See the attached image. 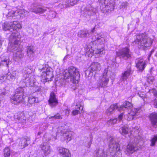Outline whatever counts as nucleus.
<instances>
[{
	"label": "nucleus",
	"mask_w": 157,
	"mask_h": 157,
	"mask_svg": "<svg viewBox=\"0 0 157 157\" xmlns=\"http://www.w3.org/2000/svg\"><path fill=\"white\" fill-rule=\"evenodd\" d=\"M112 74V72L109 68H106L104 70L102 77L101 79L99 81L98 84L99 87H107L109 81V78Z\"/></svg>",
	"instance_id": "nucleus-9"
},
{
	"label": "nucleus",
	"mask_w": 157,
	"mask_h": 157,
	"mask_svg": "<svg viewBox=\"0 0 157 157\" xmlns=\"http://www.w3.org/2000/svg\"><path fill=\"white\" fill-rule=\"evenodd\" d=\"M2 26L4 30H9L12 32L14 30H16L17 29L21 28L22 25L16 21H13V22H10V23L5 22L3 25Z\"/></svg>",
	"instance_id": "nucleus-10"
},
{
	"label": "nucleus",
	"mask_w": 157,
	"mask_h": 157,
	"mask_svg": "<svg viewBox=\"0 0 157 157\" xmlns=\"http://www.w3.org/2000/svg\"><path fill=\"white\" fill-rule=\"evenodd\" d=\"M40 72H42L41 76L47 81H49L52 80L53 77L52 68L48 64H45L42 66L41 69H40Z\"/></svg>",
	"instance_id": "nucleus-6"
},
{
	"label": "nucleus",
	"mask_w": 157,
	"mask_h": 157,
	"mask_svg": "<svg viewBox=\"0 0 157 157\" xmlns=\"http://www.w3.org/2000/svg\"><path fill=\"white\" fill-rule=\"evenodd\" d=\"M59 153L62 157H70L69 151L67 149L61 147L59 150Z\"/></svg>",
	"instance_id": "nucleus-27"
},
{
	"label": "nucleus",
	"mask_w": 157,
	"mask_h": 157,
	"mask_svg": "<svg viewBox=\"0 0 157 157\" xmlns=\"http://www.w3.org/2000/svg\"><path fill=\"white\" fill-rule=\"evenodd\" d=\"M138 94L140 97L142 98L145 97V93L144 92H140L138 93Z\"/></svg>",
	"instance_id": "nucleus-48"
},
{
	"label": "nucleus",
	"mask_w": 157,
	"mask_h": 157,
	"mask_svg": "<svg viewBox=\"0 0 157 157\" xmlns=\"http://www.w3.org/2000/svg\"><path fill=\"white\" fill-rule=\"evenodd\" d=\"M35 52V50L33 46H29L28 47L27 55L31 60H33Z\"/></svg>",
	"instance_id": "nucleus-26"
},
{
	"label": "nucleus",
	"mask_w": 157,
	"mask_h": 157,
	"mask_svg": "<svg viewBox=\"0 0 157 157\" xmlns=\"http://www.w3.org/2000/svg\"><path fill=\"white\" fill-rule=\"evenodd\" d=\"M83 104L82 102H78L76 106L77 107L76 108H79L80 110H82L83 109Z\"/></svg>",
	"instance_id": "nucleus-44"
},
{
	"label": "nucleus",
	"mask_w": 157,
	"mask_h": 157,
	"mask_svg": "<svg viewBox=\"0 0 157 157\" xmlns=\"http://www.w3.org/2000/svg\"><path fill=\"white\" fill-rule=\"evenodd\" d=\"M154 81V78L153 76H149L148 78L147 81L149 83L152 82Z\"/></svg>",
	"instance_id": "nucleus-47"
},
{
	"label": "nucleus",
	"mask_w": 157,
	"mask_h": 157,
	"mask_svg": "<svg viewBox=\"0 0 157 157\" xmlns=\"http://www.w3.org/2000/svg\"><path fill=\"white\" fill-rule=\"evenodd\" d=\"M149 120L151 122L152 126L155 128L157 126V113H153L149 116Z\"/></svg>",
	"instance_id": "nucleus-24"
},
{
	"label": "nucleus",
	"mask_w": 157,
	"mask_h": 157,
	"mask_svg": "<svg viewBox=\"0 0 157 157\" xmlns=\"http://www.w3.org/2000/svg\"><path fill=\"white\" fill-rule=\"evenodd\" d=\"M131 64H128L125 71L122 73L121 79L123 81L126 80L129 75L132 73L133 71L131 69Z\"/></svg>",
	"instance_id": "nucleus-17"
},
{
	"label": "nucleus",
	"mask_w": 157,
	"mask_h": 157,
	"mask_svg": "<svg viewBox=\"0 0 157 157\" xmlns=\"http://www.w3.org/2000/svg\"><path fill=\"white\" fill-rule=\"evenodd\" d=\"M17 73L16 71H13L12 73L8 72L6 75V78L10 81H14Z\"/></svg>",
	"instance_id": "nucleus-31"
},
{
	"label": "nucleus",
	"mask_w": 157,
	"mask_h": 157,
	"mask_svg": "<svg viewBox=\"0 0 157 157\" xmlns=\"http://www.w3.org/2000/svg\"><path fill=\"white\" fill-rule=\"evenodd\" d=\"M61 133L63 134V136L68 141H70L71 139L73 132L71 131H65L61 129Z\"/></svg>",
	"instance_id": "nucleus-29"
},
{
	"label": "nucleus",
	"mask_w": 157,
	"mask_h": 157,
	"mask_svg": "<svg viewBox=\"0 0 157 157\" xmlns=\"http://www.w3.org/2000/svg\"><path fill=\"white\" fill-rule=\"evenodd\" d=\"M17 49L18 50L13 54V59L15 61L18 62L23 57L24 54L21 48Z\"/></svg>",
	"instance_id": "nucleus-25"
},
{
	"label": "nucleus",
	"mask_w": 157,
	"mask_h": 157,
	"mask_svg": "<svg viewBox=\"0 0 157 157\" xmlns=\"http://www.w3.org/2000/svg\"><path fill=\"white\" fill-rule=\"evenodd\" d=\"M48 102L50 105L52 107L56 106L58 103V100L56 98V95L53 92H52L50 94Z\"/></svg>",
	"instance_id": "nucleus-23"
},
{
	"label": "nucleus",
	"mask_w": 157,
	"mask_h": 157,
	"mask_svg": "<svg viewBox=\"0 0 157 157\" xmlns=\"http://www.w3.org/2000/svg\"><path fill=\"white\" fill-rule=\"evenodd\" d=\"M17 118L18 120L21 121H25L26 120V117H25L24 114L22 113L18 114Z\"/></svg>",
	"instance_id": "nucleus-39"
},
{
	"label": "nucleus",
	"mask_w": 157,
	"mask_h": 157,
	"mask_svg": "<svg viewBox=\"0 0 157 157\" xmlns=\"http://www.w3.org/2000/svg\"><path fill=\"white\" fill-rule=\"evenodd\" d=\"M56 13L54 11H50L49 13L48 17L50 19L54 18L56 17Z\"/></svg>",
	"instance_id": "nucleus-41"
},
{
	"label": "nucleus",
	"mask_w": 157,
	"mask_h": 157,
	"mask_svg": "<svg viewBox=\"0 0 157 157\" xmlns=\"http://www.w3.org/2000/svg\"><path fill=\"white\" fill-rule=\"evenodd\" d=\"M37 98L33 96H31L28 98L27 105L29 106H31L33 104L37 102Z\"/></svg>",
	"instance_id": "nucleus-32"
},
{
	"label": "nucleus",
	"mask_w": 157,
	"mask_h": 157,
	"mask_svg": "<svg viewBox=\"0 0 157 157\" xmlns=\"http://www.w3.org/2000/svg\"><path fill=\"white\" fill-rule=\"evenodd\" d=\"M79 0H64L62 4H59V7L60 8H66L70 7V6H74L76 4L77 2Z\"/></svg>",
	"instance_id": "nucleus-16"
},
{
	"label": "nucleus",
	"mask_w": 157,
	"mask_h": 157,
	"mask_svg": "<svg viewBox=\"0 0 157 157\" xmlns=\"http://www.w3.org/2000/svg\"><path fill=\"white\" fill-rule=\"evenodd\" d=\"M21 13L23 14V16H27L28 15V12L24 10L20 11L16 10L15 12L12 10L8 13L6 16V17L8 19H10L12 18L15 19V17L16 16H17L19 14Z\"/></svg>",
	"instance_id": "nucleus-15"
},
{
	"label": "nucleus",
	"mask_w": 157,
	"mask_h": 157,
	"mask_svg": "<svg viewBox=\"0 0 157 157\" xmlns=\"http://www.w3.org/2000/svg\"><path fill=\"white\" fill-rule=\"evenodd\" d=\"M89 34L90 33L88 30H84L80 31L78 33V35L79 37H84Z\"/></svg>",
	"instance_id": "nucleus-33"
},
{
	"label": "nucleus",
	"mask_w": 157,
	"mask_h": 157,
	"mask_svg": "<svg viewBox=\"0 0 157 157\" xmlns=\"http://www.w3.org/2000/svg\"><path fill=\"white\" fill-rule=\"evenodd\" d=\"M119 132L122 135L127 134L128 132V128L126 126H123L119 129Z\"/></svg>",
	"instance_id": "nucleus-34"
},
{
	"label": "nucleus",
	"mask_w": 157,
	"mask_h": 157,
	"mask_svg": "<svg viewBox=\"0 0 157 157\" xmlns=\"http://www.w3.org/2000/svg\"><path fill=\"white\" fill-rule=\"evenodd\" d=\"M132 106V104L128 101H125L122 105L118 107L117 104H114L111 105L109 107L106 111V113L108 115H109L112 113V112L115 109H117L118 110L121 112L124 111L128 109V107H130Z\"/></svg>",
	"instance_id": "nucleus-8"
},
{
	"label": "nucleus",
	"mask_w": 157,
	"mask_h": 157,
	"mask_svg": "<svg viewBox=\"0 0 157 157\" xmlns=\"http://www.w3.org/2000/svg\"><path fill=\"white\" fill-rule=\"evenodd\" d=\"M65 114L66 115L68 116L69 114V111L68 109H67L66 110Z\"/></svg>",
	"instance_id": "nucleus-55"
},
{
	"label": "nucleus",
	"mask_w": 157,
	"mask_h": 157,
	"mask_svg": "<svg viewBox=\"0 0 157 157\" xmlns=\"http://www.w3.org/2000/svg\"><path fill=\"white\" fill-rule=\"evenodd\" d=\"M17 32L13 33L9 37L10 43L9 44L8 48V51L13 52V54L17 52L18 49L20 48L18 45V40L17 39H20V36Z\"/></svg>",
	"instance_id": "nucleus-4"
},
{
	"label": "nucleus",
	"mask_w": 157,
	"mask_h": 157,
	"mask_svg": "<svg viewBox=\"0 0 157 157\" xmlns=\"http://www.w3.org/2000/svg\"><path fill=\"white\" fill-rule=\"evenodd\" d=\"M95 30V28H93L91 30V32L92 33H94V32Z\"/></svg>",
	"instance_id": "nucleus-56"
},
{
	"label": "nucleus",
	"mask_w": 157,
	"mask_h": 157,
	"mask_svg": "<svg viewBox=\"0 0 157 157\" xmlns=\"http://www.w3.org/2000/svg\"><path fill=\"white\" fill-rule=\"evenodd\" d=\"M83 14L85 17L91 16L94 14L96 11V9L90 6H87L85 7Z\"/></svg>",
	"instance_id": "nucleus-21"
},
{
	"label": "nucleus",
	"mask_w": 157,
	"mask_h": 157,
	"mask_svg": "<svg viewBox=\"0 0 157 157\" xmlns=\"http://www.w3.org/2000/svg\"><path fill=\"white\" fill-rule=\"evenodd\" d=\"M128 5V3L126 2H121L120 6V9H125L127 8Z\"/></svg>",
	"instance_id": "nucleus-43"
},
{
	"label": "nucleus",
	"mask_w": 157,
	"mask_h": 157,
	"mask_svg": "<svg viewBox=\"0 0 157 157\" xmlns=\"http://www.w3.org/2000/svg\"><path fill=\"white\" fill-rule=\"evenodd\" d=\"M4 40V39L2 37H0V48H1L2 47V43L3 42Z\"/></svg>",
	"instance_id": "nucleus-51"
},
{
	"label": "nucleus",
	"mask_w": 157,
	"mask_h": 157,
	"mask_svg": "<svg viewBox=\"0 0 157 157\" xmlns=\"http://www.w3.org/2000/svg\"><path fill=\"white\" fill-rule=\"evenodd\" d=\"M138 110L137 109H132L131 112L125 116V118L128 121L132 120L134 118V116L138 112Z\"/></svg>",
	"instance_id": "nucleus-28"
},
{
	"label": "nucleus",
	"mask_w": 157,
	"mask_h": 157,
	"mask_svg": "<svg viewBox=\"0 0 157 157\" xmlns=\"http://www.w3.org/2000/svg\"><path fill=\"white\" fill-rule=\"evenodd\" d=\"M78 112L79 110H75L72 111V114L73 115H75L78 113Z\"/></svg>",
	"instance_id": "nucleus-50"
},
{
	"label": "nucleus",
	"mask_w": 157,
	"mask_h": 157,
	"mask_svg": "<svg viewBox=\"0 0 157 157\" xmlns=\"http://www.w3.org/2000/svg\"><path fill=\"white\" fill-rule=\"evenodd\" d=\"M41 133H42L41 132H39L38 133L37 135L40 136V134H41Z\"/></svg>",
	"instance_id": "nucleus-57"
},
{
	"label": "nucleus",
	"mask_w": 157,
	"mask_h": 157,
	"mask_svg": "<svg viewBox=\"0 0 157 157\" xmlns=\"http://www.w3.org/2000/svg\"><path fill=\"white\" fill-rule=\"evenodd\" d=\"M92 139H93V138L91 136L90 137V144H88V145L86 146L88 148H90V147L91 144H92Z\"/></svg>",
	"instance_id": "nucleus-52"
},
{
	"label": "nucleus",
	"mask_w": 157,
	"mask_h": 157,
	"mask_svg": "<svg viewBox=\"0 0 157 157\" xmlns=\"http://www.w3.org/2000/svg\"><path fill=\"white\" fill-rule=\"evenodd\" d=\"M116 57H119L125 60L131 58L130 50L127 47L119 50L118 51L116 52Z\"/></svg>",
	"instance_id": "nucleus-13"
},
{
	"label": "nucleus",
	"mask_w": 157,
	"mask_h": 157,
	"mask_svg": "<svg viewBox=\"0 0 157 157\" xmlns=\"http://www.w3.org/2000/svg\"><path fill=\"white\" fill-rule=\"evenodd\" d=\"M153 40L148 35L145 33L139 34L136 36L134 41L140 48H145L150 46L152 44Z\"/></svg>",
	"instance_id": "nucleus-2"
},
{
	"label": "nucleus",
	"mask_w": 157,
	"mask_h": 157,
	"mask_svg": "<svg viewBox=\"0 0 157 157\" xmlns=\"http://www.w3.org/2000/svg\"><path fill=\"white\" fill-rule=\"evenodd\" d=\"M18 146L20 149H22L27 147L30 143L29 138H20L18 140Z\"/></svg>",
	"instance_id": "nucleus-20"
},
{
	"label": "nucleus",
	"mask_w": 157,
	"mask_h": 157,
	"mask_svg": "<svg viewBox=\"0 0 157 157\" xmlns=\"http://www.w3.org/2000/svg\"><path fill=\"white\" fill-rule=\"evenodd\" d=\"M104 2L105 7L103 8L102 11L104 13L111 12L114 9V2L113 0H98Z\"/></svg>",
	"instance_id": "nucleus-14"
},
{
	"label": "nucleus",
	"mask_w": 157,
	"mask_h": 157,
	"mask_svg": "<svg viewBox=\"0 0 157 157\" xmlns=\"http://www.w3.org/2000/svg\"><path fill=\"white\" fill-rule=\"evenodd\" d=\"M157 141V134L155 135L153 137H152L151 140V146H154L155 145V144Z\"/></svg>",
	"instance_id": "nucleus-36"
},
{
	"label": "nucleus",
	"mask_w": 157,
	"mask_h": 157,
	"mask_svg": "<svg viewBox=\"0 0 157 157\" xmlns=\"http://www.w3.org/2000/svg\"><path fill=\"white\" fill-rule=\"evenodd\" d=\"M66 128H63L62 127L61 128H59V130H60V132H61V129H62L63 130V131H66Z\"/></svg>",
	"instance_id": "nucleus-54"
},
{
	"label": "nucleus",
	"mask_w": 157,
	"mask_h": 157,
	"mask_svg": "<svg viewBox=\"0 0 157 157\" xmlns=\"http://www.w3.org/2000/svg\"><path fill=\"white\" fill-rule=\"evenodd\" d=\"M109 152L106 153V157L104 149L101 148L95 151V157H122L119 144L112 137H109Z\"/></svg>",
	"instance_id": "nucleus-1"
},
{
	"label": "nucleus",
	"mask_w": 157,
	"mask_h": 157,
	"mask_svg": "<svg viewBox=\"0 0 157 157\" xmlns=\"http://www.w3.org/2000/svg\"><path fill=\"white\" fill-rule=\"evenodd\" d=\"M25 74H31V69L28 67H25L24 69Z\"/></svg>",
	"instance_id": "nucleus-46"
},
{
	"label": "nucleus",
	"mask_w": 157,
	"mask_h": 157,
	"mask_svg": "<svg viewBox=\"0 0 157 157\" xmlns=\"http://www.w3.org/2000/svg\"><path fill=\"white\" fill-rule=\"evenodd\" d=\"M32 12L37 14V13H43L45 12L46 9L41 7L37 6H34L31 9Z\"/></svg>",
	"instance_id": "nucleus-30"
},
{
	"label": "nucleus",
	"mask_w": 157,
	"mask_h": 157,
	"mask_svg": "<svg viewBox=\"0 0 157 157\" xmlns=\"http://www.w3.org/2000/svg\"><path fill=\"white\" fill-rule=\"evenodd\" d=\"M117 120V118L111 119L107 121V124L109 125H112L116 123Z\"/></svg>",
	"instance_id": "nucleus-40"
},
{
	"label": "nucleus",
	"mask_w": 157,
	"mask_h": 157,
	"mask_svg": "<svg viewBox=\"0 0 157 157\" xmlns=\"http://www.w3.org/2000/svg\"><path fill=\"white\" fill-rule=\"evenodd\" d=\"M6 94V93L5 92H2L0 91V95L1 96H2Z\"/></svg>",
	"instance_id": "nucleus-53"
},
{
	"label": "nucleus",
	"mask_w": 157,
	"mask_h": 157,
	"mask_svg": "<svg viewBox=\"0 0 157 157\" xmlns=\"http://www.w3.org/2000/svg\"><path fill=\"white\" fill-rule=\"evenodd\" d=\"M30 29L32 30V33H34V32L33 31V29Z\"/></svg>",
	"instance_id": "nucleus-58"
},
{
	"label": "nucleus",
	"mask_w": 157,
	"mask_h": 157,
	"mask_svg": "<svg viewBox=\"0 0 157 157\" xmlns=\"http://www.w3.org/2000/svg\"><path fill=\"white\" fill-rule=\"evenodd\" d=\"M135 63L136 67L139 71H142L145 67L146 64L142 59H136Z\"/></svg>",
	"instance_id": "nucleus-22"
},
{
	"label": "nucleus",
	"mask_w": 157,
	"mask_h": 157,
	"mask_svg": "<svg viewBox=\"0 0 157 157\" xmlns=\"http://www.w3.org/2000/svg\"><path fill=\"white\" fill-rule=\"evenodd\" d=\"M49 118L53 119H61L62 118V117L59 113H57L54 116L49 117Z\"/></svg>",
	"instance_id": "nucleus-42"
},
{
	"label": "nucleus",
	"mask_w": 157,
	"mask_h": 157,
	"mask_svg": "<svg viewBox=\"0 0 157 157\" xmlns=\"http://www.w3.org/2000/svg\"><path fill=\"white\" fill-rule=\"evenodd\" d=\"M123 114H124V113H121L119 115L118 117V119L120 121H121V120H122L123 118Z\"/></svg>",
	"instance_id": "nucleus-49"
},
{
	"label": "nucleus",
	"mask_w": 157,
	"mask_h": 157,
	"mask_svg": "<svg viewBox=\"0 0 157 157\" xmlns=\"http://www.w3.org/2000/svg\"><path fill=\"white\" fill-rule=\"evenodd\" d=\"M34 83V77L31 74H25L20 82L21 86L31 85Z\"/></svg>",
	"instance_id": "nucleus-12"
},
{
	"label": "nucleus",
	"mask_w": 157,
	"mask_h": 157,
	"mask_svg": "<svg viewBox=\"0 0 157 157\" xmlns=\"http://www.w3.org/2000/svg\"><path fill=\"white\" fill-rule=\"evenodd\" d=\"M12 62L7 56L2 55L0 57V67L1 66H4L8 67L11 64Z\"/></svg>",
	"instance_id": "nucleus-18"
},
{
	"label": "nucleus",
	"mask_w": 157,
	"mask_h": 157,
	"mask_svg": "<svg viewBox=\"0 0 157 157\" xmlns=\"http://www.w3.org/2000/svg\"><path fill=\"white\" fill-rule=\"evenodd\" d=\"M100 69V65L98 63H92L89 68V69L86 70L85 71L86 78L89 79H90L92 75L93 72L99 70Z\"/></svg>",
	"instance_id": "nucleus-11"
},
{
	"label": "nucleus",
	"mask_w": 157,
	"mask_h": 157,
	"mask_svg": "<svg viewBox=\"0 0 157 157\" xmlns=\"http://www.w3.org/2000/svg\"><path fill=\"white\" fill-rule=\"evenodd\" d=\"M40 147L42 150L45 156L49 154L51 151L50 146L48 143L47 142H43L40 145Z\"/></svg>",
	"instance_id": "nucleus-19"
},
{
	"label": "nucleus",
	"mask_w": 157,
	"mask_h": 157,
	"mask_svg": "<svg viewBox=\"0 0 157 157\" xmlns=\"http://www.w3.org/2000/svg\"><path fill=\"white\" fill-rule=\"evenodd\" d=\"M105 53V51L103 48L100 49H98L95 51V53L99 55V56Z\"/></svg>",
	"instance_id": "nucleus-38"
},
{
	"label": "nucleus",
	"mask_w": 157,
	"mask_h": 157,
	"mask_svg": "<svg viewBox=\"0 0 157 157\" xmlns=\"http://www.w3.org/2000/svg\"><path fill=\"white\" fill-rule=\"evenodd\" d=\"M96 39L98 41L101 43H103V42L105 41L104 38L102 35L100 36L97 37Z\"/></svg>",
	"instance_id": "nucleus-45"
},
{
	"label": "nucleus",
	"mask_w": 157,
	"mask_h": 157,
	"mask_svg": "<svg viewBox=\"0 0 157 157\" xmlns=\"http://www.w3.org/2000/svg\"><path fill=\"white\" fill-rule=\"evenodd\" d=\"M25 87L21 86V87L18 88L16 90L15 94L11 97L12 102L16 101V103H14L15 104L23 102Z\"/></svg>",
	"instance_id": "nucleus-7"
},
{
	"label": "nucleus",
	"mask_w": 157,
	"mask_h": 157,
	"mask_svg": "<svg viewBox=\"0 0 157 157\" xmlns=\"http://www.w3.org/2000/svg\"><path fill=\"white\" fill-rule=\"evenodd\" d=\"M4 157H9L10 153V149L8 147H6L4 151Z\"/></svg>",
	"instance_id": "nucleus-37"
},
{
	"label": "nucleus",
	"mask_w": 157,
	"mask_h": 157,
	"mask_svg": "<svg viewBox=\"0 0 157 157\" xmlns=\"http://www.w3.org/2000/svg\"><path fill=\"white\" fill-rule=\"evenodd\" d=\"M142 140V137L138 135L136 136L134 139V142L133 143H129L127 146L126 150L124 151L125 154L127 155H129L131 154H132L138 150V144H139Z\"/></svg>",
	"instance_id": "nucleus-5"
},
{
	"label": "nucleus",
	"mask_w": 157,
	"mask_h": 157,
	"mask_svg": "<svg viewBox=\"0 0 157 157\" xmlns=\"http://www.w3.org/2000/svg\"><path fill=\"white\" fill-rule=\"evenodd\" d=\"M149 92L150 93H152L154 96L156 97V98L155 99L154 105L155 108H157V91L154 89H152L149 90Z\"/></svg>",
	"instance_id": "nucleus-35"
},
{
	"label": "nucleus",
	"mask_w": 157,
	"mask_h": 157,
	"mask_svg": "<svg viewBox=\"0 0 157 157\" xmlns=\"http://www.w3.org/2000/svg\"><path fill=\"white\" fill-rule=\"evenodd\" d=\"M63 74L64 79L70 78V81L74 83H78L80 77L78 69L73 66L70 67L65 70Z\"/></svg>",
	"instance_id": "nucleus-3"
}]
</instances>
